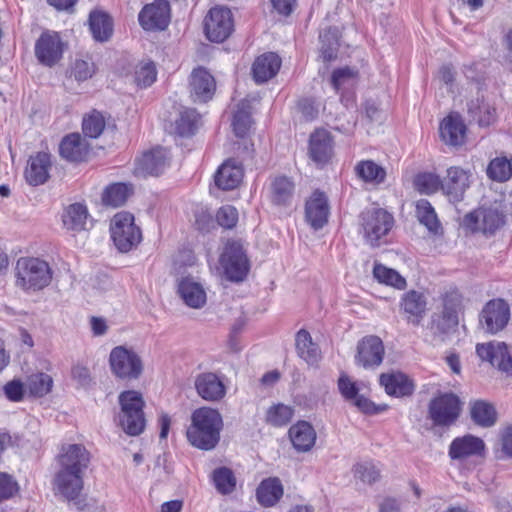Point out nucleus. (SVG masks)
Segmentation results:
<instances>
[{"label":"nucleus","instance_id":"79ce46f5","mask_svg":"<svg viewBox=\"0 0 512 512\" xmlns=\"http://www.w3.org/2000/svg\"><path fill=\"white\" fill-rule=\"evenodd\" d=\"M487 177L496 182H506L512 177V159L505 156L492 159L486 169Z\"/></svg>","mask_w":512,"mask_h":512},{"label":"nucleus","instance_id":"412c9836","mask_svg":"<svg viewBox=\"0 0 512 512\" xmlns=\"http://www.w3.org/2000/svg\"><path fill=\"white\" fill-rule=\"evenodd\" d=\"M194 386L197 394L206 401H220L226 395V387L213 372H203L195 377Z\"/></svg>","mask_w":512,"mask_h":512},{"label":"nucleus","instance_id":"69168bd1","mask_svg":"<svg viewBox=\"0 0 512 512\" xmlns=\"http://www.w3.org/2000/svg\"><path fill=\"white\" fill-rule=\"evenodd\" d=\"M4 394L10 401H21L24 396V385L19 380H12L4 386Z\"/></svg>","mask_w":512,"mask_h":512},{"label":"nucleus","instance_id":"393cba45","mask_svg":"<svg viewBox=\"0 0 512 512\" xmlns=\"http://www.w3.org/2000/svg\"><path fill=\"white\" fill-rule=\"evenodd\" d=\"M379 382L388 395L397 398L409 397L415 390L413 381L400 371L382 373Z\"/></svg>","mask_w":512,"mask_h":512},{"label":"nucleus","instance_id":"a18cd8bd","mask_svg":"<svg viewBox=\"0 0 512 512\" xmlns=\"http://www.w3.org/2000/svg\"><path fill=\"white\" fill-rule=\"evenodd\" d=\"M356 174L365 182L381 183L384 181L386 172L372 160L359 162L355 167Z\"/></svg>","mask_w":512,"mask_h":512},{"label":"nucleus","instance_id":"0e129e2a","mask_svg":"<svg viewBox=\"0 0 512 512\" xmlns=\"http://www.w3.org/2000/svg\"><path fill=\"white\" fill-rule=\"evenodd\" d=\"M94 74V65L84 60H76L73 66V75L78 81H85Z\"/></svg>","mask_w":512,"mask_h":512},{"label":"nucleus","instance_id":"aec40b11","mask_svg":"<svg viewBox=\"0 0 512 512\" xmlns=\"http://www.w3.org/2000/svg\"><path fill=\"white\" fill-rule=\"evenodd\" d=\"M216 90L214 77L202 67L194 69L190 76V93L194 102H207Z\"/></svg>","mask_w":512,"mask_h":512},{"label":"nucleus","instance_id":"b1692460","mask_svg":"<svg viewBox=\"0 0 512 512\" xmlns=\"http://www.w3.org/2000/svg\"><path fill=\"white\" fill-rule=\"evenodd\" d=\"M305 216L307 222L315 230L321 229L328 222L329 205L323 192L315 191L312 194L306 202Z\"/></svg>","mask_w":512,"mask_h":512},{"label":"nucleus","instance_id":"a878e982","mask_svg":"<svg viewBox=\"0 0 512 512\" xmlns=\"http://www.w3.org/2000/svg\"><path fill=\"white\" fill-rule=\"evenodd\" d=\"M51 156L46 152H38L30 156L25 169V179L32 186L44 184L49 178Z\"/></svg>","mask_w":512,"mask_h":512},{"label":"nucleus","instance_id":"864d4df0","mask_svg":"<svg viewBox=\"0 0 512 512\" xmlns=\"http://www.w3.org/2000/svg\"><path fill=\"white\" fill-rule=\"evenodd\" d=\"M357 70L350 67L339 68L333 71L331 83L333 88L338 92L341 89H348L356 83Z\"/></svg>","mask_w":512,"mask_h":512},{"label":"nucleus","instance_id":"473e14b6","mask_svg":"<svg viewBox=\"0 0 512 512\" xmlns=\"http://www.w3.org/2000/svg\"><path fill=\"white\" fill-rule=\"evenodd\" d=\"M471 420L477 426L490 428L497 422V411L494 405L485 400H473L469 403Z\"/></svg>","mask_w":512,"mask_h":512},{"label":"nucleus","instance_id":"8fccbe9b","mask_svg":"<svg viewBox=\"0 0 512 512\" xmlns=\"http://www.w3.org/2000/svg\"><path fill=\"white\" fill-rule=\"evenodd\" d=\"M374 277L386 285H390L397 289L406 287V280L396 270L388 268L382 264H375L373 269Z\"/></svg>","mask_w":512,"mask_h":512},{"label":"nucleus","instance_id":"37998d69","mask_svg":"<svg viewBox=\"0 0 512 512\" xmlns=\"http://www.w3.org/2000/svg\"><path fill=\"white\" fill-rule=\"evenodd\" d=\"M416 216L430 232L437 234L441 228L436 212L431 203L426 199H420L416 203Z\"/></svg>","mask_w":512,"mask_h":512},{"label":"nucleus","instance_id":"cd10ccee","mask_svg":"<svg viewBox=\"0 0 512 512\" xmlns=\"http://www.w3.org/2000/svg\"><path fill=\"white\" fill-rule=\"evenodd\" d=\"M89 153V145L79 133L66 135L59 144V154L70 162H82Z\"/></svg>","mask_w":512,"mask_h":512},{"label":"nucleus","instance_id":"4be33fe9","mask_svg":"<svg viewBox=\"0 0 512 512\" xmlns=\"http://www.w3.org/2000/svg\"><path fill=\"white\" fill-rule=\"evenodd\" d=\"M84 473L59 469L54 476L53 484L56 491L67 500L79 497L84 481Z\"/></svg>","mask_w":512,"mask_h":512},{"label":"nucleus","instance_id":"a19ab883","mask_svg":"<svg viewBox=\"0 0 512 512\" xmlns=\"http://www.w3.org/2000/svg\"><path fill=\"white\" fill-rule=\"evenodd\" d=\"M199 119L200 116L195 109L182 110L174 122V133L182 137L193 135L198 128Z\"/></svg>","mask_w":512,"mask_h":512},{"label":"nucleus","instance_id":"4468645a","mask_svg":"<svg viewBox=\"0 0 512 512\" xmlns=\"http://www.w3.org/2000/svg\"><path fill=\"white\" fill-rule=\"evenodd\" d=\"M139 24L146 31L165 30L170 21V6L165 0L145 5L138 15Z\"/></svg>","mask_w":512,"mask_h":512},{"label":"nucleus","instance_id":"e2e57ef3","mask_svg":"<svg viewBox=\"0 0 512 512\" xmlns=\"http://www.w3.org/2000/svg\"><path fill=\"white\" fill-rule=\"evenodd\" d=\"M353 403L361 412L365 414H377L387 409L386 405L377 406L363 395H358L353 400Z\"/></svg>","mask_w":512,"mask_h":512},{"label":"nucleus","instance_id":"20e7f679","mask_svg":"<svg viewBox=\"0 0 512 512\" xmlns=\"http://www.w3.org/2000/svg\"><path fill=\"white\" fill-rule=\"evenodd\" d=\"M462 401L453 392H440L428 403L427 418L434 427L449 428L459 419Z\"/></svg>","mask_w":512,"mask_h":512},{"label":"nucleus","instance_id":"ddd939ff","mask_svg":"<svg viewBox=\"0 0 512 512\" xmlns=\"http://www.w3.org/2000/svg\"><path fill=\"white\" fill-rule=\"evenodd\" d=\"M385 348L380 337L368 335L357 344L355 363L365 369H374L381 365Z\"/></svg>","mask_w":512,"mask_h":512},{"label":"nucleus","instance_id":"9d476101","mask_svg":"<svg viewBox=\"0 0 512 512\" xmlns=\"http://www.w3.org/2000/svg\"><path fill=\"white\" fill-rule=\"evenodd\" d=\"M511 317L510 306L502 298L489 300L482 308L479 323L486 333L497 334L505 329Z\"/></svg>","mask_w":512,"mask_h":512},{"label":"nucleus","instance_id":"c9c22d12","mask_svg":"<svg viewBox=\"0 0 512 512\" xmlns=\"http://www.w3.org/2000/svg\"><path fill=\"white\" fill-rule=\"evenodd\" d=\"M89 26L93 38L99 42L107 41L113 32L112 19L107 13L101 11L90 13Z\"/></svg>","mask_w":512,"mask_h":512},{"label":"nucleus","instance_id":"bf43d9fd","mask_svg":"<svg viewBox=\"0 0 512 512\" xmlns=\"http://www.w3.org/2000/svg\"><path fill=\"white\" fill-rule=\"evenodd\" d=\"M216 219L220 226L227 229L233 228L238 221V211L231 205H225L218 210Z\"/></svg>","mask_w":512,"mask_h":512},{"label":"nucleus","instance_id":"c85d7f7f","mask_svg":"<svg viewBox=\"0 0 512 512\" xmlns=\"http://www.w3.org/2000/svg\"><path fill=\"white\" fill-rule=\"evenodd\" d=\"M333 152L332 137L324 129H318L311 134L309 140V155L318 164L327 163Z\"/></svg>","mask_w":512,"mask_h":512},{"label":"nucleus","instance_id":"f03ea898","mask_svg":"<svg viewBox=\"0 0 512 512\" xmlns=\"http://www.w3.org/2000/svg\"><path fill=\"white\" fill-rule=\"evenodd\" d=\"M118 402L121 407L118 420L123 431L130 436L141 434L145 428V401L142 394L135 390H126L119 394Z\"/></svg>","mask_w":512,"mask_h":512},{"label":"nucleus","instance_id":"052dcab7","mask_svg":"<svg viewBox=\"0 0 512 512\" xmlns=\"http://www.w3.org/2000/svg\"><path fill=\"white\" fill-rule=\"evenodd\" d=\"M462 308V297L457 292L447 293L443 300V313L458 316Z\"/></svg>","mask_w":512,"mask_h":512},{"label":"nucleus","instance_id":"4d7b16f0","mask_svg":"<svg viewBox=\"0 0 512 512\" xmlns=\"http://www.w3.org/2000/svg\"><path fill=\"white\" fill-rule=\"evenodd\" d=\"M459 317L452 314H445L442 312L441 316L437 320L433 321L432 329L435 334L447 335L451 331L455 330L458 326Z\"/></svg>","mask_w":512,"mask_h":512},{"label":"nucleus","instance_id":"bb28decb","mask_svg":"<svg viewBox=\"0 0 512 512\" xmlns=\"http://www.w3.org/2000/svg\"><path fill=\"white\" fill-rule=\"evenodd\" d=\"M288 434L294 449L303 453L310 451L317 439L314 427L305 420L293 424L289 428Z\"/></svg>","mask_w":512,"mask_h":512},{"label":"nucleus","instance_id":"6e6d98bb","mask_svg":"<svg viewBox=\"0 0 512 512\" xmlns=\"http://www.w3.org/2000/svg\"><path fill=\"white\" fill-rule=\"evenodd\" d=\"M157 77L156 67L153 62L140 63L135 70V82L137 86L146 88L151 86Z\"/></svg>","mask_w":512,"mask_h":512},{"label":"nucleus","instance_id":"680f3d73","mask_svg":"<svg viewBox=\"0 0 512 512\" xmlns=\"http://www.w3.org/2000/svg\"><path fill=\"white\" fill-rule=\"evenodd\" d=\"M338 388L341 395L348 401H353L358 396V387L347 375H341L338 379Z\"/></svg>","mask_w":512,"mask_h":512},{"label":"nucleus","instance_id":"603ef678","mask_svg":"<svg viewBox=\"0 0 512 512\" xmlns=\"http://www.w3.org/2000/svg\"><path fill=\"white\" fill-rule=\"evenodd\" d=\"M213 482L221 494H230L236 486L233 472L227 467H220L213 471Z\"/></svg>","mask_w":512,"mask_h":512},{"label":"nucleus","instance_id":"c03bdc74","mask_svg":"<svg viewBox=\"0 0 512 512\" xmlns=\"http://www.w3.org/2000/svg\"><path fill=\"white\" fill-rule=\"evenodd\" d=\"M129 187L124 183H113L107 186L102 194V202L105 206L119 207L122 206L128 196Z\"/></svg>","mask_w":512,"mask_h":512},{"label":"nucleus","instance_id":"774afa93","mask_svg":"<svg viewBox=\"0 0 512 512\" xmlns=\"http://www.w3.org/2000/svg\"><path fill=\"white\" fill-rule=\"evenodd\" d=\"M501 451L508 457L512 458V424L501 430Z\"/></svg>","mask_w":512,"mask_h":512},{"label":"nucleus","instance_id":"f3484780","mask_svg":"<svg viewBox=\"0 0 512 512\" xmlns=\"http://www.w3.org/2000/svg\"><path fill=\"white\" fill-rule=\"evenodd\" d=\"M476 353L483 361H488L493 367L504 373L512 372V357L504 342H489L477 344Z\"/></svg>","mask_w":512,"mask_h":512},{"label":"nucleus","instance_id":"5fc2aeb1","mask_svg":"<svg viewBox=\"0 0 512 512\" xmlns=\"http://www.w3.org/2000/svg\"><path fill=\"white\" fill-rule=\"evenodd\" d=\"M355 478L366 484H373L380 478V470L372 462L357 463L353 467Z\"/></svg>","mask_w":512,"mask_h":512},{"label":"nucleus","instance_id":"2f4dec72","mask_svg":"<svg viewBox=\"0 0 512 512\" xmlns=\"http://www.w3.org/2000/svg\"><path fill=\"white\" fill-rule=\"evenodd\" d=\"M178 294L190 308L199 309L206 304L207 297L202 284L192 278H183L179 282Z\"/></svg>","mask_w":512,"mask_h":512},{"label":"nucleus","instance_id":"49530a36","mask_svg":"<svg viewBox=\"0 0 512 512\" xmlns=\"http://www.w3.org/2000/svg\"><path fill=\"white\" fill-rule=\"evenodd\" d=\"M52 386V377L43 372L30 375L26 381V388L29 393L36 397H43L48 394L51 391Z\"/></svg>","mask_w":512,"mask_h":512},{"label":"nucleus","instance_id":"c756f323","mask_svg":"<svg viewBox=\"0 0 512 512\" xmlns=\"http://www.w3.org/2000/svg\"><path fill=\"white\" fill-rule=\"evenodd\" d=\"M280 67L281 58L276 53H264L252 65L253 78L257 83H265L278 73Z\"/></svg>","mask_w":512,"mask_h":512},{"label":"nucleus","instance_id":"e433bc0d","mask_svg":"<svg viewBox=\"0 0 512 512\" xmlns=\"http://www.w3.org/2000/svg\"><path fill=\"white\" fill-rule=\"evenodd\" d=\"M294 195V183L285 176L276 177L271 183V200L275 205L287 206Z\"/></svg>","mask_w":512,"mask_h":512},{"label":"nucleus","instance_id":"a211bd4d","mask_svg":"<svg viewBox=\"0 0 512 512\" xmlns=\"http://www.w3.org/2000/svg\"><path fill=\"white\" fill-rule=\"evenodd\" d=\"M427 299L426 296L416 290L405 292L400 301V313L408 324L419 326L426 316Z\"/></svg>","mask_w":512,"mask_h":512},{"label":"nucleus","instance_id":"ea45409f","mask_svg":"<svg viewBox=\"0 0 512 512\" xmlns=\"http://www.w3.org/2000/svg\"><path fill=\"white\" fill-rule=\"evenodd\" d=\"M296 349L298 355L308 364H315L319 360L318 346L313 343L308 331L301 329L296 334Z\"/></svg>","mask_w":512,"mask_h":512},{"label":"nucleus","instance_id":"4c0bfd02","mask_svg":"<svg viewBox=\"0 0 512 512\" xmlns=\"http://www.w3.org/2000/svg\"><path fill=\"white\" fill-rule=\"evenodd\" d=\"M88 212L80 203L69 205L62 215V222L67 230L81 231L85 229Z\"/></svg>","mask_w":512,"mask_h":512},{"label":"nucleus","instance_id":"72a5a7b5","mask_svg":"<svg viewBox=\"0 0 512 512\" xmlns=\"http://www.w3.org/2000/svg\"><path fill=\"white\" fill-rule=\"evenodd\" d=\"M466 127L459 116L449 115L440 124L442 140L451 146L463 144Z\"/></svg>","mask_w":512,"mask_h":512},{"label":"nucleus","instance_id":"f257e3e1","mask_svg":"<svg viewBox=\"0 0 512 512\" xmlns=\"http://www.w3.org/2000/svg\"><path fill=\"white\" fill-rule=\"evenodd\" d=\"M222 429L220 412L210 407H200L191 415V423L186 431L187 440L197 449L210 451L218 445Z\"/></svg>","mask_w":512,"mask_h":512},{"label":"nucleus","instance_id":"09e8293b","mask_svg":"<svg viewBox=\"0 0 512 512\" xmlns=\"http://www.w3.org/2000/svg\"><path fill=\"white\" fill-rule=\"evenodd\" d=\"M105 126V117L97 110L86 115L82 121V131L89 138H98L103 133Z\"/></svg>","mask_w":512,"mask_h":512},{"label":"nucleus","instance_id":"7c9ffc66","mask_svg":"<svg viewBox=\"0 0 512 512\" xmlns=\"http://www.w3.org/2000/svg\"><path fill=\"white\" fill-rule=\"evenodd\" d=\"M243 178L242 166L234 159H228L217 170L214 181L222 190L236 188Z\"/></svg>","mask_w":512,"mask_h":512},{"label":"nucleus","instance_id":"9b49d317","mask_svg":"<svg viewBox=\"0 0 512 512\" xmlns=\"http://www.w3.org/2000/svg\"><path fill=\"white\" fill-rule=\"evenodd\" d=\"M233 17L230 9L213 7L204 19V32L212 42H223L233 31Z\"/></svg>","mask_w":512,"mask_h":512},{"label":"nucleus","instance_id":"0eeeda50","mask_svg":"<svg viewBox=\"0 0 512 512\" xmlns=\"http://www.w3.org/2000/svg\"><path fill=\"white\" fill-rule=\"evenodd\" d=\"M220 264L228 280L243 281L250 269V262L240 240H229L220 256Z\"/></svg>","mask_w":512,"mask_h":512},{"label":"nucleus","instance_id":"58836bf2","mask_svg":"<svg viewBox=\"0 0 512 512\" xmlns=\"http://www.w3.org/2000/svg\"><path fill=\"white\" fill-rule=\"evenodd\" d=\"M251 110V103L248 99L240 101L237 105L232 121L233 131L237 137L243 138L248 134L252 125Z\"/></svg>","mask_w":512,"mask_h":512},{"label":"nucleus","instance_id":"1a4fd4ad","mask_svg":"<svg viewBox=\"0 0 512 512\" xmlns=\"http://www.w3.org/2000/svg\"><path fill=\"white\" fill-rule=\"evenodd\" d=\"M505 223V215L497 207H480L467 213L463 225L472 231H481L486 236L493 235Z\"/></svg>","mask_w":512,"mask_h":512},{"label":"nucleus","instance_id":"39448f33","mask_svg":"<svg viewBox=\"0 0 512 512\" xmlns=\"http://www.w3.org/2000/svg\"><path fill=\"white\" fill-rule=\"evenodd\" d=\"M360 232L367 244L378 247L394 225V217L383 208L364 210L359 216Z\"/></svg>","mask_w":512,"mask_h":512},{"label":"nucleus","instance_id":"f704fd0d","mask_svg":"<svg viewBox=\"0 0 512 512\" xmlns=\"http://www.w3.org/2000/svg\"><path fill=\"white\" fill-rule=\"evenodd\" d=\"M283 496V485L279 478L264 479L256 490L258 502L264 507L274 506Z\"/></svg>","mask_w":512,"mask_h":512},{"label":"nucleus","instance_id":"13d9d810","mask_svg":"<svg viewBox=\"0 0 512 512\" xmlns=\"http://www.w3.org/2000/svg\"><path fill=\"white\" fill-rule=\"evenodd\" d=\"M19 491V485L13 476L0 472V502L10 499Z\"/></svg>","mask_w":512,"mask_h":512},{"label":"nucleus","instance_id":"423d86ee","mask_svg":"<svg viewBox=\"0 0 512 512\" xmlns=\"http://www.w3.org/2000/svg\"><path fill=\"white\" fill-rule=\"evenodd\" d=\"M109 365L112 374L126 382L138 380L144 370L143 361L138 353L125 346H116L111 350Z\"/></svg>","mask_w":512,"mask_h":512},{"label":"nucleus","instance_id":"dca6fc26","mask_svg":"<svg viewBox=\"0 0 512 512\" xmlns=\"http://www.w3.org/2000/svg\"><path fill=\"white\" fill-rule=\"evenodd\" d=\"M63 46L58 33L43 32L35 43V56L41 64L52 67L62 58Z\"/></svg>","mask_w":512,"mask_h":512},{"label":"nucleus","instance_id":"2eb2a0df","mask_svg":"<svg viewBox=\"0 0 512 512\" xmlns=\"http://www.w3.org/2000/svg\"><path fill=\"white\" fill-rule=\"evenodd\" d=\"M170 158L169 151L161 147L145 152L136 160L134 174L140 177L158 176L167 169Z\"/></svg>","mask_w":512,"mask_h":512},{"label":"nucleus","instance_id":"de8ad7c7","mask_svg":"<svg viewBox=\"0 0 512 512\" xmlns=\"http://www.w3.org/2000/svg\"><path fill=\"white\" fill-rule=\"evenodd\" d=\"M294 416L291 406L278 403L271 406L266 412V422L274 427L287 425Z\"/></svg>","mask_w":512,"mask_h":512},{"label":"nucleus","instance_id":"6e6552de","mask_svg":"<svg viewBox=\"0 0 512 512\" xmlns=\"http://www.w3.org/2000/svg\"><path fill=\"white\" fill-rule=\"evenodd\" d=\"M111 237L117 249L128 252L142 240V233L134 223V216L128 212L117 213L111 222Z\"/></svg>","mask_w":512,"mask_h":512},{"label":"nucleus","instance_id":"6ab92c4d","mask_svg":"<svg viewBox=\"0 0 512 512\" xmlns=\"http://www.w3.org/2000/svg\"><path fill=\"white\" fill-rule=\"evenodd\" d=\"M90 460V452L81 444L65 445L58 455L59 469L80 473H85Z\"/></svg>","mask_w":512,"mask_h":512},{"label":"nucleus","instance_id":"5701e85b","mask_svg":"<svg viewBox=\"0 0 512 512\" xmlns=\"http://www.w3.org/2000/svg\"><path fill=\"white\" fill-rule=\"evenodd\" d=\"M485 450L484 441L471 434L455 438L449 446V457L452 460H464L472 456H480Z\"/></svg>","mask_w":512,"mask_h":512},{"label":"nucleus","instance_id":"3c124183","mask_svg":"<svg viewBox=\"0 0 512 512\" xmlns=\"http://www.w3.org/2000/svg\"><path fill=\"white\" fill-rule=\"evenodd\" d=\"M442 183V179L431 172L420 173L414 179L415 188L422 194H433L438 190L442 191Z\"/></svg>","mask_w":512,"mask_h":512},{"label":"nucleus","instance_id":"f8f14e48","mask_svg":"<svg viewBox=\"0 0 512 512\" xmlns=\"http://www.w3.org/2000/svg\"><path fill=\"white\" fill-rule=\"evenodd\" d=\"M471 172L459 166H451L442 179V192L449 202L457 204L463 201L466 191L471 185Z\"/></svg>","mask_w":512,"mask_h":512},{"label":"nucleus","instance_id":"338daca9","mask_svg":"<svg viewBox=\"0 0 512 512\" xmlns=\"http://www.w3.org/2000/svg\"><path fill=\"white\" fill-rule=\"evenodd\" d=\"M467 106H468V112L470 113V115L472 116L473 119L478 121L479 125H481V126L489 125V123H490L489 117L486 119L485 117L481 116L482 109L485 110V112L487 113L488 116L491 115V111L488 106H481L479 103V99H477L476 101H473V100L470 101Z\"/></svg>","mask_w":512,"mask_h":512},{"label":"nucleus","instance_id":"7ed1b4c3","mask_svg":"<svg viewBox=\"0 0 512 512\" xmlns=\"http://www.w3.org/2000/svg\"><path fill=\"white\" fill-rule=\"evenodd\" d=\"M16 285L24 290L38 291L52 280L49 264L35 257H21L16 263Z\"/></svg>","mask_w":512,"mask_h":512}]
</instances>
